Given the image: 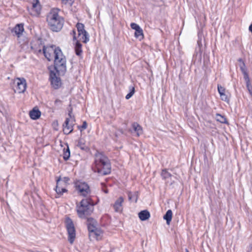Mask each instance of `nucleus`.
Returning <instances> with one entry per match:
<instances>
[{"instance_id": "obj_1", "label": "nucleus", "mask_w": 252, "mask_h": 252, "mask_svg": "<svg viewBox=\"0 0 252 252\" xmlns=\"http://www.w3.org/2000/svg\"><path fill=\"white\" fill-rule=\"evenodd\" d=\"M93 169L94 172L105 175L110 173L111 164L107 156L103 153L96 151L94 154V165Z\"/></svg>"}, {"instance_id": "obj_2", "label": "nucleus", "mask_w": 252, "mask_h": 252, "mask_svg": "<svg viewBox=\"0 0 252 252\" xmlns=\"http://www.w3.org/2000/svg\"><path fill=\"white\" fill-rule=\"evenodd\" d=\"M47 22L51 30L58 32L63 27L64 20L59 15L57 9H52L47 16Z\"/></svg>"}, {"instance_id": "obj_3", "label": "nucleus", "mask_w": 252, "mask_h": 252, "mask_svg": "<svg viewBox=\"0 0 252 252\" xmlns=\"http://www.w3.org/2000/svg\"><path fill=\"white\" fill-rule=\"evenodd\" d=\"M94 204L90 198L83 199L79 205L76 206V210L78 217L82 219H85L90 216L94 211Z\"/></svg>"}, {"instance_id": "obj_4", "label": "nucleus", "mask_w": 252, "mask_h": 252, "mask_svg": "<svg viewBox=\"0 0 252 252\" xmlns=\"http://www.w3.org/2000/svg\"><path fill=\"white\" fill-rule=\"evenodd\" d=\"M54 58V68L58 75L63 74L66 70V58L61 50H57Z\"/></svg>"}, {"instance_id": "obj_5", "label": "nucleus", "mask_w": 252, "mask_h": 252, "mask_svg": "<svg viewBox=\"0 0 252 252\" xmlns=\"http://www.w3.org/2000/svg\"><path fill=\"white\" fill-rule=\"evenodd\" d=\"M65 225L68 234V240L72 244L73 243L76 237V231L74 224L69 218L66 219Z\"/></svg>"}, {"instance_id": "obj_6", "label": "nucleus", "mask_w": 252, "mask_h": 252, "mask_svg": "<svg viewBox=\"0 0 252 252\" xmlns=\"http://www.w3.org/2000/svg\"><path fill=\"white\" fill-rule=\"evenodd\" d=\"M71 112L68 113V117L66 118L63 125V131L65 134H69L73 130V126L74 125L75 120L74 118H72L71 115Z\"/></svg>"}, {"instance_id": "obj_7", "label": "nucleus", "mask_w": 252, "mask_h": 252, "mask_svg": "<svg viewBox=\"0 0 252 252\" xmlns=\"http://www.w3.org/2000/svg\"><path fill=\"white\" fill-rule=\"evenodd\" d=\"M57 50H61V49L59 47H55V46L52 45L51 46H47L44 47L43 51L42 53H43L45 57L49 61H51L52 59L53 55H54V58L55 57V55H57Z\"/></svg>"}, {"instance_id": "obj_8", "label": "nucleus", "mask_w": 252, "mask_h": 252, "mask_svg": "<svg viewBox=\"0 0 252 252\" xmlns=\"http://www.w3.org/2000/svg\"><path fill=\"white\" fill-rule=\"evenodd\" d=\"M76 189L80 195L87 197L91 193V190L87 184L85 182H78L76 183Z\"/></svg>"}, {"instance_id": "obj_9", "label": "nucleus", "mask_w": 252, "mask_h": 252, "mask_svg": "<svg viewBox=\"0 0 252 252\" xmlns=\"http://www.w3.org/2000/svg\"><path fill=\"white\" fill-rule=\"evenodd\" d=\"M14 83L16 84V86L14 89L15 93L20 94L24 93L26 91L27 83L24 78H18L15 80Z\"/></svg>"}, {"instance_id": "obj_10", "label": "nucleus", "mask_w": 252, "mask_h": 252, "mask_svg": "<svg viewBox=\"0 0 252 252\" xmlns=\"http://www.w3.org/2000/svg\"><path fill=\"white\" fill-rule=\"evenodd\" d=\"M50 80L52 87L55 89H58L62 85L61 78L54 71H50Z\"/></svg>"}, {"instance_id": "obj_11", "label": "nucleus", "mask_w": 252, "mask_h": 252, "mask_svg": "<svg viewBox=\"0 0 252 252\" xmlns=\"http://www.w3.org/2000/svg\"><path fill=\"white\" fill-rule=\"evenodd\" d=\"M70 34L73 36V40L75 41V54L78 56H80L82 54V44L80 43L81 40L77 39V37L76 36V32L75 30L72 31L70 32Z\"/></svg>"}, {"instance_id": "obj_12", "label": "nucleus", "mask_w": 252, "mask_h": 252, "mask_svg": "<svg viewBox=\"0 0 252 252\" xmlns=\"http://www.w3.org/2000/svg\"><path fill=\"white\" fill-rule=\"evenodd\" d=\"M45 46L42 43L41 41L36 40L31 43V49L36 54H40L43 51Z\"/></svg>"}, {"instance_id": "obj_13", "label": "nucleus", "mask_w": 252, "mask_h": 252, "mask_svg": "<svg viewBox=\"0 0 252 252\" xmlns=\"http://www.w3.org/2000/svg\"><path fill=\"white\" fill-rule=\"evenodd\" d=\"M78 36L77 39H79L82 42L86 43L89 41V34L87 31L84 29L83 30L78 31Z\"/></svg>"}, {"instance_id": "obj_14", "label": "nucleus", "mask_w": 252, "mask_h": 252, "mask_svg": "<svg viewBox=\"0 0 252 252\" xmlns=\"http://www.w3.org/2000/svg\"><path fill=\"white\" fill-rule=\"evenodd\" d=\"M218 91L222 100L229 102V98L227 93H226L225 89L221 85H218Z\"/></svg>"}, {"instance_id": "obj_15", "label": "nucleus", "mask_w": 252, "mask_h": 252, "mask_svg": "<svg viewBox=\"0 0 252 252\" xmlns=\"http://www.w3.org/2000/svg\"><path fill=\"white\" fill-rule=\"evenodd\" d=\"M30 2L32 4V9L33 13L34 15H39L40 12L41 7L39 3V0H29Z\"/></svg>"}, {"instance_id": "obj_16", "label": "nucleus", "mask_w": 252, "mask_h": 252, "mask_svg": "<svg viewBox=\"0 0 252 252\" xmlns=\"http://www.w3.org/2000/svg\"><path fill=\"white\" fill-rule=\"evenodd\" d=\"M124 198L122 196L117 199L113 204V208L115 212H121L122 211V204L124 202Z\"/></svg>"}, {"instance_id": "obj_17", "label": "nucleus", "mask_w": 252, "mask_h": 252, "mask_svg": "<svg viewBox=\"0 0 252 252\" xmlns=\"http://www.w3.org/2000/svg\"><path fill=\"white\" fill-rule=\"evenodd\" d=\"M240 70L242 71L243 75H244V78L245 80L246 81L247 86L248 87H249V84L250 83V78L249 77V74L247 72V69L246 68L245 63L244 62H243V63H241L240 64Z\"/></svg>"}, {"instance_id": "obj_18", "label": "nucleus", "mask_w": 252, "mask_h": 252, "mask_svg": "<svg viewBox=\"0 0 252 252\" xmlns=\"http://www.w3.org/2000/svg\"><path fill=\"white\" fill-rule=\"evenodd\" d=\"M61 177L58 179L56 181L57 186L56 187V191L58 196H56V198L59 197L61 195H63L64 192H67V189L65 188H61L60 186V182L61 181Z\"/></svg>"}, {"instance_id": "obj_19", "label": "nucleus", "mask_w": 252, "mask_h": 252, "mask_svg": "<svg viewBox=\"0 0 252 252\" xmlns=\"http://www.w3.org/2000/svg\"><path fill=\"white\" fill-rule=\"evenodd\" d=\"M133 131L136 133V136L139 137L143 133V128L137 123H133L132 124Z\"/></svg>"}, {"instance_id": "obj_20", "label": "nucleus", "mask_w": 252, "mask_h": 252, "mask_svg": "<svg viewBox=\"0 0 252 252\" xmlns=\"http://www.w3.org/2000/svg\"><path fill=\"white\" fill-rule=\"evenodd\" d=\"M30 118L32 120H37L41 116V112L38 109L33 108L30 112Z\"/></svg>"}, {"instance_id": "obj_21", "label": "nucleus", "mask_w": 252, "mask_h": 252, "mask_svg": "<svg viewBox=\"0 0 252 252\" xmlns=\"http://www.w3.org/2000/svg\"><path fill=\"white\" fill-rule=\"evenodd\" d=\"M138 217L141 220L144 221L149 219L150 214L147 210H143L138 213Z\"/></svg>"}, {"instance_id": "obj_22", "label": "nucleus", "mask_w": 252, "mask_h": 252, "mask_svg": "<svg viewBox=\"0 0 252 252\" xmlns=\"http://www.w3.org/2000/svg\"><path fill=\"white\" fill-rule=\"evenodd\" d=\"M127 195L129 201L135 203L137 202L138 197V192L135 191L133 193L131 191H128Z\"/></svg>"}, {"instance_id": "obj_23", "label": "nucleus", "mask_w": 252, "mask_h": 252, "mask_svg": "<svg viewBox=\"0 0 252 252\" xmlns=\"http://www.w3.org/2000/svg\"><path fill=\"white\" fill-rule=\"evenodd\" d=\"M24 31V27L23 25L22 24L17 25L13 29L14 32L18 37H20V36L22 34Z\"/></svg>"}, {"instance_id": "obj_24", "label": "nucleus", "mask_w": 252, "mask_h": 252, "mask_svg": "<svg viewBox=\"0 0 252 252\" xmlns=\"http://www.w3.org/2000/svg\"><path fill=\"white\" fill-rule=\"evenodd\" d=\"M172 218V212L171 210H168L163 216V219L166 220V223L169 224Z\"/></svg>"}, {"instance_id": "obj_25", "label": "nucleus", "mask_w": 252, "mask_h": 252, "mask_svg": "<svg viewBox=\"0 0 252 252\" xmlns=\"http://www.w3.org/2000/svg\"><path fill=\"white\" fill-rule=\"evenodd\" d=\"M70 156V153L69 148L68 145H67L66 148H64L63 150V158L64 160H67Z\"/></svg>"}, {"instance_id": "obj_26", "label": "nucleus", "mask_w": 252, "mask_h": 252, "mask_svg": "<svg viewBox=\"0 0 252 252\" xmlns=\"http://www.w3.org/2000/svg\"><path fill=\"white\" fill-rule=\"evenodd\" d=\"M216 119L217 121L222 124H226L227 123L225 117L224 116H222L220 114H216Z\"/></svg>"}, {"instance_id": "obj_27", "label": "nucleus", "mask_w": 252, "mask_h": 252, "mask_svg": "<svg viewBox=\"0 0 252 252\" xmlns=\"http://www.w3.org/2000/svg\"><path fill=\"white\" fill-rule=\"evenodd\" d=\"M135 37L137 38H139L140 40H141L143 38V30L141 28L140 30L136 31L135 32Z\"/></svg>"}, {"instance_id": "obj_28", "label": "nucleus", "mask_w": 252, "mask_h": 252, "mask_svg": "<svg viewBox=\"0 0 252 252\" xmlns=\"http://www.w3.org/2000/svg\"><path fill=\"white\" fill-rule=\"evenodd\" d=\"M161 176L163 179H166L171 177V174L166 169H163L161 173Z\"/></svg>"}, {"instance_id": "obj_29", "label": "nucleus", "mask_w": 252, "mask_h": 252, "mask_svg": "<svg viewBox=\"0 0 252 252\" xmlns=\"http://www.w3.org/2000/svg\"><path fill=\"white\" fill-rule=\"evenodd\" d=\"M129 93L127 94L126 96V99H129L133 95L135 92L134 87L132 86L129 87Z\"/></svg>"}, {"instance_id": "obj_30", "label": "nucleus", "mask_w": 252, "mask_h": 252, "mask_svg": "<svg viewBox=\"0 0 252 252\" xmlns=\"http://www.w3.org/2000/svg\"><path fill=\"white\" fill-rule=\"evenodd\" d=\"M88 229L90 232H94L96 230V228L94 224H89L88 225Z\"/></svg>"}, {"instance_id": "obj_31", "label": "nucleus", "mask_w": 252, "mask_h": 252, "mask_svg": "<svg viewBox=\"0 0 252 252\" xmlns=\"http://www.w3.org/2000/svg\"><path fill=\"white\" fill-rule=\"evenodd\" d=\"M130 27L132 29L134 30L135 31L141 29L140 27L135 23H131L130 24Z\"/></svg>"}, {"instance_id": "obj_32", "label": "nucleus", "mask_w": 252, "mask_h": 252, "mask_svg": "<svg viewBox=\"0 0 252 252\" xmlns=\"http://www.w3.org/2000/svg\"><path fill=\"white\" fill-rule=\"evenodd\" d=\"M76 27L77 28V31L85 29L84 25L81 23H77V24L76 25Z\"/></svg>"}, {"instance_id": "obj_33", "label": "nucleus", "mask_w": 252, "mask_h": 252, "mask_svg": "<svg viewBox=\"0 0 252 252\" xmlns=\"http://www.w3.org/2000/svg\"><path fill=\"white\" fill-rule=\"evenodd\" d=\"M73 2L74 0H62V3L64 5L69 4L71 5Z\"/></svg>"}, {"instance_id": "obj_34", "label": "nucleus", "mask_w": 252, "mask_h": 252, "mask_svg": "<svg viewBox=\"0 0 252 252\" xmlns=\"http://www.w3.org/2000/svg\"><path fill=\"white\" fill-rule=\"evenodd\" d=\"M87 127V123L86 121L83 123L82 125L79 128L81 131L85 129Z\"/></svg>"}, {"instance_id": "obj_35", "label": "nucleus", "mask_w": 252, "mask_h": 252, "mask_svg": "<svg viewBox=\"0 0 252 252\" xmlns=\"http://www.w3.org/2000/svg\"><path fill=\"white\" fill-rule=\"evenodd\" d=\"M62 103V101L59 99H57L54 102L55 105L56 106H59V105H61Z\"/></svg>"}, {"instance_id": "obj_36", "label": "nucleus", "mask_w": 252, "mask_h": 252, "mask_svg": "<svg viewBox=\"0 0 252 252\" xmlns=\"http://www.w3.org/2000/svg\"><path fill=\"white\" fill-rule=\"evenodd\" d=\"M94 234L96 235V236H99L100 235V231L96 229V230H95L94 232Z\"/></svg>"}, {"instance_id": "obj_37", "label": "nucleus", "mask_w": 252, "mask_h": 252, "mask_svg": "<svg viewBox=\"0 0 252 252\" xmlns=\"http://www.w3.org/2000/svg\"><path fill=\"white\" fill-rule=\"evenodd\" d=\"M84 144L82 143L81 141H79L78 143V146H79L82 149H84Z\"/></svg>"}, {"instance_id": "obj_38", "label": "nucleus", "mask_w": 252, "mask_h": 252, "mask_svg": "<svg viewBox=\"0 0 252 252\" xmlns=\"http://www.w3.org/2000/svg\"><path fill=\"white\" fill-rule=\"evenodd\" d=\"M69 180V178L68 177H64L63 178V181L65 183H67Z\"/></svg>"}, {"instance_id": "obj_39", "label": "nucleus", "mask_w": 252, "mask_h": 252, "mask_svg": "<svg viewBox=\"0 0 252 252\" xmlns=\"http://www.w3.org/2000/svg\"><path fill=\"white\" fill-rule=\"evenodd\" d=\"M249 30L252 33V24L249 26Z\"/></svg>"}, {"instance_id": "obj_40", "label": "nucleus", "mask_w": 252, "mask_h": 252, "mask_svg": "<svg viewBox=\"0 0 252 252\" xmlns=\"http://www.w3.org/2000/svg\"><path fill=\"white\" fill-rule=\"evenodd\" d=\"M238 61L239 62H240V63H241H241H243V62H244L243 61V60L241 58L239 59L238 60Z\"/></svg>"}, {"instance_id": "obj_41", "label": "nucleus", "mask_w": 252, "mask_h": 252, "mask_svg": "<svg viewBox=\"0 0 252 252\" xmlns=\"http://www.w3.org/2000/svg\"><path fill=\"white\" fill-rule=\"evenodd\" d=\"M104 191L105 192V193H108V190L107 189H104Z\"/></svg>"}, {"instance_id": "obj_42", "label": "nucleus", "mask_w": 252, "mask_h": 252, "mask_svg": "<svg viewBox=\"0 0 252 252\" xmlns=\"http://www.w3.org/2000/svg\"><path fill=\"white\" fill-rule=\"evenodd\" d=\"M186 252H189V251H188V250L186 249Z\"/></svg>"}]
</instances>
